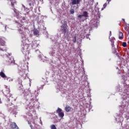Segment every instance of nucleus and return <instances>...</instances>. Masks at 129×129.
<instances>
[{
	"instance_id": "1",
	"label": "nucleus",
	"mask_w": 129,
	"mask_h": 129,
	"mask_svg": "<svg viewBox=\"0 0 129 129\" xmlns=\"http://www.w3.org/2000/svg\"><path fill=\"white\" fill-rule=\"evenodd\" d=\"M60 31L64 35H66L68 33L69 30L68 29V25H67V21L63 20L61 21V25L60 26Z\"/></svg>"
},
{
	"instance_id": "2",
	"label": "nucleus",
	"mask_w": 129,
	"mask_h": 129,
	"mask_svg": "<svg viewBox=\"0 0 129 129\" xmlns=\"http://www.w3.org/2000/svg\"><path fill=\"white\" fill-rule=\"evenodd\" d=\"M56 113L58 114V116L61 118L64 117V112H62V109L58 108L56 110Z\"/></svg>"
},
{
	"instance_id": "3",
	"label": "nucleus",
	"mask_w": 129,
	"mask_h": 129,
	"mask_svg": "<svg viewBox=\"0 0 129 129\" xmlns=\"http://www.w3.org/2000/svg\"><path fill=\"white\" fill-rule=\"evenodd\" d=\"M29 47H30V44H24L22 48L24 52H29Z\"/></svg>"
},
{
	"instance_id": "4",
	"label": "nucleus",
	"mask_w": 129,
	"mask_h": 129,
	"mask_svg": "<svg viewBox=\"0 0 129 129\" xmlns=\"http://www.w3.org/2000/svg\"><path fill=\"white\" fill-rule=\"evenodd\" d=\"M81 0H72V5L74 6L75 5H80Z\"/></svg>"
},
{
	"instance_id": "5",
	"label": "nucleus",
	"mask_w": 129,
	"mask_h": 129,
	"mask_svg": "<svg viewBox=\"0 0 129 129\" xmlns=\"http://www.w3.org/2000/svg\"><path fill=\"white\" fill-rule=\"evenodd\" d=\"M0 46L6 47V41L3 38H0Z\"/></svg>"
},
{
	"instance_id": "6",
	"label": "nucleus",
	"mask_w": 129,
	"mask_h": 129,
	"mask_svg": "<svg viewBox=\"0 0 129 129\" xmlns=\"http://www.w3.org/2000/svg\"><path fill=\"white\" fill-rule=\"evenodd\" d=\"M11 127L12 129H19V127L17 125V124L15 122L12 123Z\"/></svg>"
},
{
	"instance_id": "7",
	"label": "nucleus",
	"mask_w": 129,
	"mask_h": 129,
	"mask_svg": "<svg viewBox=\"0 0 129 129\" xmlns=\"http://www.w3.org/2000/svg\"><path fill=\"white\" fill-rule=\"evenodd\" d=\"M110 41L111 42V45L112 46V48H114V41H115V38L113 37L111 39H110Z\"/></svg>"
},
{
	"instance_id": "8",
	"label": "nucleus",
	"mask_w": 129,
	"mask_h": 129,
	"mask_svg": "<svg viewBox=\"0 0 129 129\" xmlns=\"http://www.w3.org/2000/svg\"><path fill=\"white\" fill-rule=\"evenodd\" d=\"M66 111H67V112H69V111H70L71 110V107H70V106L69 105H67L64 108Z\"/></svg>"
},
{
	"instance_id": "9",
	"label": "nucleus",
	"mask_w": 129,
	"mask_h": 129,
	"mask_svg": "<svg viewBox=\"0 0 129 129\" xmlns=\"http://www.w3.org/2000/svg\"><path fill=\"white\" fill-rule=\"evenodd\" d=\"M124 30L125 31V33L127 34V35H129V26L126 25L125 27Z\"/></svg>"
},
{
	"instance_id": "10",
	"label": "nucleus",
	"mask_w": 129,
	"mask_h": 129,
	"mask_svg": "<svg viewBox=\"0 0 129 129\" xmlns=\"http://www.w3.org/2000/svg\"><path fill=\"white\" fill-rule=\"evenodd\" d=\"M119 40H122V39H123V33L121 32H119Z\"/></svg>"
},
{
	"instance_id": "11",
	"label": "nucleus",
	"mask_w": 129,
	"mask_h": 129,
	"mask_svg": "<svg viewBox=\"0 0 129 129\" xmlns=\"http://www.w3.org/2000/svg\"><path fill=\"white\" fill-rule=\"evenodd\" d=\"M11 6L15 9V4H16V0H10Z\"/></svg>"
},
{
	"instance_id": "12",
	"label": "nucleus",
	"mask_w": 129,
	"mask_h": 129,
	"mask_svg": "<svg viewBox=\"0 0 129 129\" xmlns=\"http://www.w3.org/2000/svg\"><path fill=\"white\" fill-rule=\"evenodd\" d=\"M0 76L2 77V78H7V76L5 74V73L3 72H0Z\"/></svg>"
},
{
	"instance_id": "13",
	"label": "nucleus",
	"mask_w": 129,
	"mask_h": 129,
	"mask_svg": "<svg viewBox=\"0 0 129 129\" xmlns=\"http://www.w3.org/2000/svg\"><path fill=\"white\" fill-rule=\"evenodd\" d=\"M23 30H26V28H21L19 29V33L20 34H24V33H25V31H24Z\"/></svg>"
},
{
	"instance_id": "14",
	"label": "nucleus",
	"mask_w": 129,
	"mask_h": 129,
	"mask_svg": "<svg viewBox=\"0 0 129 129\" xmlns=\"http://www.w3.org/2000/svg\"><path fill=\"white\" fill-rule=\"evenodd\" d=\"M83 14V17H85V18H88V13H87V12L84 11Z\"/></svg>"
},
{
	"instance_id": "15",
	"label": "nucleus",
	"mask_w": 129,
	"mask_h": 129,
	"mask_svg": "<svg viewBox=\"0 0 129 129\" xmlns=\"http://www.w3.org/2000/svg\"><path fill=\"white\" fill-rule=\"evenodd\" d=\"M113 53L114 54H115L116 55H118V53H117V52H118V50H117V49L114 48V47L113 48Z\"/></svg>"
},
{
	"instance_id": "16",
	"label": "nucleus",
	"mask_w": 129,
	"mask_h": 129,
	"mask_svg": "<svg viewBox=\"0 0 129 129\" xmlns=\"http://www.w3.org/2000/svg\"><path fill=\"white\" fill-rule=\"evenodd\" d=\"M50 128L51 129H57V127H56V126H55L54 124H51L50 125Z\"/></svg>"
},
{
	"instance_id": "17",
	"label": "nucleus",
	"mask_w": 129,
	"mask_h": 129,
	"mask_svg": "<svg viewBox=\"0 0 129 129\" xmlns=\"http://www.w3.org/2000/svg\"><path fill=\"white\" fill-rule=\"evenodd\" d=\"M34 35H38V34H39V31H38V30H34Z\"/></svg>"
},
{
	"instance_id": "18",
	"label": "nucleus",
	"mask_w": 129,
	"mask_h": 129,
	"mask_svg": "<svg viewBox=\"0 0 129 129\" xmlns=\"http://www.w3.org/2000/svg\"><path fill=\"white\" fill-rule=\"evenodd\" d=\"M70 14H71L72 15H73V14H74L75 11H74V9H71L70 11Z\"/></svg>"
},
{
	"instance_id": "19",
	"label": "nucleus",
	"mask_w": 129,
	"mask_h": 129,
	"mask_svg": "<svg viewBox=\"0 0 129 129\" xmlns=\"http://www.w3.org/2000/svg\"><path fill=\"white\" fill-rule=\"evenodd\" d=\"M73 43H76V36H75L73 38Z\"/></svg>"
},
{
	"instance_id": "20",
	"label": "nucleus",
	"mask_w": 129,
	"mask_h": 129,
	"mask_svg": "<svg viewBox=\"0 0 129 129\" xmlns=\"http://www.w3.org/2000/svg\"><path fill=\"white\" fill-rule=\"evenodd\" d=\"M122 46H123V47H126V42H123L122 43Z\"/></svg>"
},
{
	"instance_id": "21",
	"label": "nucleus",
	"mask_w": 129,
	"mask_h": 129,
	"mask_svg": "<svg viewBox=\"0 0 129 129\" xmlns=\"http://www.w3.org/2000/svg\"><path fill=\"white\" fill-rule=\"evenodd\" d=\"M24 9H25V11H29V9L26 8V7L24 6V5L23 6Z\"/></svg>"
},
{
	"instance_id": "22",
	"label": "nucleus",
	"mask_w": 129,
	"mask_h": 129,
	"mask_svg": "<svg viewBox=\"0 0 129 129\" xmlns=\"http://www.w3.org/2000/svg\"><path fill=\"white\" fill-rule=\"evenodd\" d=\"M107 6V4H106V3L104 4L103 5V8L104 9H105V8H106V6Z\"/></svg>"
},
{
	"instance_id": "23",
	"label": "nucleus",
	"mask_w": 129,
	"mask_h": 129,
	"mask_svg": "<svg viewBox=\"0 0 129 129\" xmlns=\"http://www.w3.org/2000/svg\"><path fill=\"white\" fill-rule=\"evenodd\" d=\"M82 17H83V15H80L78 16V18H80V19H81V18H82Z\"/></svg>"
},
{
	"instance_id": "24",
	"label": "nucleus",
	"mask_w": 129,
	"mask_h": 129,
	"mask_svg": "<svg viewBox=\"0 0 129 129\" xmlns=\"http://www.w3.org/2000/svg\"><path fill=\"white\" fill-rule=\"evenodd\" d=\"M18 26L19 28H22L23 25H22V24H19Z\"/></svg>"
},
{
	"instance_id": "25",
	"label": "nucleus",
	"mask_w": 129,
	"mask_h": 129,
	"mask_svg": "<svg viewBox=\"0 0 129 129\" xmlns=\"http://www.w3.org/2000/svg\"><path fill=\"white\" fill-rule=\"evenodd\" d=\"M111 0H107V2H108V4H109V2H110Z\"/></svg>"
},
{
	"instance_id": "26",
	"label": "nucleus",
	"mask_w": 129,
	"mask_h": 129,
	"mask_svg": "<svg viewBox=\"0 0 129 129\" xmlns=\"http://www.w3.org/2000/svg\"><path fill=\"white\" fill-rule=\"evenodd\" d=\"M0 50H1V51H4V49H3V48H2L0 47Z\"/></svg>"
},
{
	"instance_id": "27",
	"label": "nucleus",
	"mask_w": 129,
	"mask_h": 129,
	"mask_svg": "<svg viewBox=\"0 0 129 129\" xmlns=\"http://www.w3.org/2000/svg\"><path fill=\"white\" fill-rule=\"evenodd\" d=\"M111 36V31H110V36L109 37H110Z\"/></svg>"
},
{
	"instance_id": "28",
	"label": "nucleus",
	"mask_w": 129,
	"mask_h": 129,
	"mask_svg": "<svg viewBox=\"0 0 129 129\" xmlns=\"http://www.w3.org/2000/svg\"><path fill=\"white\" fill-rule=\"evenodd\" d=\"M40 123L41 124H43V122H42V120H40Z\"/></svg>"
},
{
	"instance_id": "29",
	"label": "nucleus",
	"mask_w": 129,
	"mask_h": 129,
	"mask_svg": "<svg viewBox=\"0 0 129 129\" xmlns=\"http://www.w3.org/2000/svg\"><path fill=\"white\" fill-rule=\"evenodd\" d=\"M29 6H30V7H31V6H32V4H31V3H29Z\"/></svg>"
},
{
	"instance_id": "30",
	"label": "nucleus",
	"mask_w": 129,
	"mask_h": 129,
	"mask_svg": "<svg viewBox=\"0 0 129 129\" xmlns=\"http://www.w3.org/2000/svg\"><path fill=\"white\" fill-rule=\"evenodd\" d=\"M14 11L16 13V9L14 8Z\"/></svg>"
},
{
	"instance_id": "31",
	"label": "nucleus",
	"mask_w": 129,
	"mask_h": 129,
	"mask_svg": "<svg viewBox=\"0 0 129 129\" xmlns=\"http://www.w3.org/2000/svg\"><path fill=\"white\" fill-rule=\"evenodd\" d=\"M28 123L29 124H31V123H30V122L28 121Z\"/></svg>"
},
{
	"instance_id": "32",
	"label": "nucleus",
	"mask_w": 129,
	"mask_h": 129,
	"mask_svg": "<svg viewBox=\"0 0 129 129\" xmlns=\"http://www.w3.org/2000/svg\"><path fill=\"white\" fill-rule=\"evenodd\" d=\"M122 21H123V22H124V19H122Z\"/></svg>"
},
{
	"instance_id": "33",
	"label": "nucleus",
	"mask_w": 129,
	"mask_h": 129,
	"mask_svg": "<svg viewBox=\"0 0 129 129\" xmlns=\"http://www.w3.org/2000/svg\"><path fill=\"white\" fill-rule=\"evenodd\" d=\"M23 20H26V19H25V18H24L23 19Z\"/></svg>"
},
{
	"instance_id": "34",
	"label": "nucleus",
	"mask_w": 129,
	"mask_h": 129,
	"mask_svg": "<svg viewBox=\"0 0 129 129\" xmlns=\"http://www.w3.org/2000/svg\"><path fill=\"white\" fill-rule=\"evenodd\" d=\"M32 0H28V2H31Z\"/></svg>"
}]
</instances>
